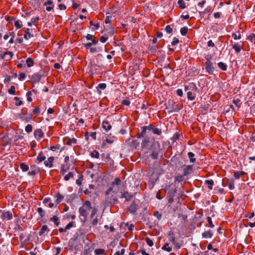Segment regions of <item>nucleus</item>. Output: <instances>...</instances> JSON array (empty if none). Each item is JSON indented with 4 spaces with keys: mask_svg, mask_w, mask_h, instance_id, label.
Segmentation results:
<instances>
[{
    "mask_svg": "<svg viewBox=\"0 0 255 255\" xmlns=\"http://www.w3.org/2000/svg\"><path fill=\"white\" fill-rule=\"evenodd\" d=\"M50 221H52L54 223V224L56 225V226H58L59 225V220L58 217L56 216H54L52 217H51L50 219Z\"/></svg>",
    "mask_w": 255,
    "mask_h": 255,
    "instance_id": "21",
    "label": "nucleus"
},
{
    "mask_svg": "<svg viewBox=\"0 0 255 255\" xmlns=\"http://www.w3.org/2000/svg\"><path fill=\"white\" fill-rule=\"evenodd\" d=\"M183 179V176H182V175H180V176H177L176 178H175V180L174 181V183H175L176 184V182H180L181 181H182Z\"/></svg>",
    "mask_w": 255,
    "mask_h": 255,
    "instance_id": "45",
    "label": "nucleus"
},
{
    "mask_svg": "<svg viewBox=\"0 0 255 255\" xmlns=\"http://www.w3.org/2000/svg\"><path fill=\"white\" fill-rule=\"evenodd\" d=\"M207 45L209 47H212L215 46L214 43L211 40H210L209 41H208Z\"/></svg>",
    "mask_w": 255,
    "mask_h": 255,
    "instance_id": "64",
    "label": "nucleus"
},
{
    "mask_svg": "<svg viewBox=\"0 0 255 255\" xmlns=\"http://www.w3.org/2000/svg\"><path fill=\"white\" fill-rule=\"evenodd\" d=\"M122 104L125 106H129L130 104V102L129 100L125 99L122 101Z\"/></svg>",
    "mask_w": 255,
    "mask_h": 255,
    "instance_id": "56",
    "label": "nucleus"
},
{
    "mask_svg": "<svg viewBox=\"0 0 255 255\" xmlns=\"http://www.w3.org/2000/svg\"><path fill=\"white\" fill-rule=\"evenodd\" d=\"M162 249L168 252H170L172 250V249L169 246V244L168 243H165L164 245L162 247Z\"/></svg>",
    "mask_w": 255,
    "mask_h": 255,
    "instance_id": "29",
    "label": "nucleus"
},
{
    "mask_svg": "<svg viewBox=\"0 0 255 255\" xmlns=\"http://www.w3.org/2000/svg\"><path fill=\"white\" fill-rule=\"evenodd\" d=\"M1 217L4 220H10L12 218V215L10 212H5L2 213Z\"/></svg>",
    "mask_w": 255,
    "mask_h": 255,
    "instance_id": "11",
    "label": "nucleus"
},
{
    "mask_svg": "<svg viewBox=\"0 0 255 255\" xmlns=\"http://www.w3.org/2000/svg\"><path fill=\"white\" fill-rule=\"evenodd\" d=\"M20 167L21 169L24 172L27 171L29 169L28 165L25 164L24 163H21L20 164Z\"/></svg>",
    "mask_w": 255,
    "mask_h": 255,
    "instance_id": "26",
    "label": "nucleus"
},
{
    "mask_svg": "<svg viewBox=\"0 0 255 255\" xmlns=\"http://www.w3.org/2000/svg\"><path fill=\"white\" fill-rule=\"evenodd\" d=\"M98 88L101 90H104L106 88L105 83H100L98 85Z\"/></svg>",
    "mask_w": 255,
    "mask_h": 255,
    "instance_id": "55",
    "label": "nucleus"
},
{
    "mask_svg": "<svg viewBox=\"0 0 255 255\" xmlns=\"http://www.w3.org/2000/svg\"><path fill=\"white\" fill-rule=\"evenodd\" d=\"M206 184L208 185V187L210 190L212 189L214 182L212 180H207L205 181Z\"/></svg>",
    "mask_w": 255,
    "mask_h": 255,
    "instance_id": "30",
    "label": "nucleus"
},
{
    "mask_svg": "<svg viewBox=\"0 0 255 255\" xmlns=\"http://www.w3.org/2000/svg\"><path fill=\"white\" fill-rule=\"evenodd\" d=\"M97 210L96 209H94L92 210V213H91V218L93 219V220L92 221V224L94 226H95V225H96L98 224V221H99V218H98V216H96L94 218V216L97 213Z\"/></svg>",
    "mask_w": 255,
    "mask_h": 255,
    "instance_id": "8",
    "label": "nucleus"
},
{
    "mask_svg": "<svg viewBox=\"0 0 255 255\" xmlns=\"http://www.w3.org/2000/svg\"><path fill=\"white\" fill-rule=\"evenodd\" d=\"M77 141V140L75 138H72L69 140V141L67 142V144L69 145L76 143Z\"/></svg>",
    "mask_w": 255,
    "mask_h": 255,
    "instance_id": "57",
    "label": "nucleus"
},
{
    "mask_svg": "<svg viewBox=\"0 0 255 255\" xmlns=\"http://www.w3.org/2000/svg\"><path fill=\"white\" fill-rule=\"evenodd\" d=\"M115 139L116 137L115 136L108 137L106 139V141L108 143H112Z\"/></svg>",
    "mask_w": 255,
    "mask_h": 255,
    "instance_id": "39",
    "label": "nucleus"
},
{
    "mask_svg": "<svg viewBox=\"0 0 255 255\" xmlns=\"http://www.w3.org/2000/svg\"><path fill=\"white\" fill-rule=\"evenodd\" d=\"M29 30H30L29 28H27L25 31V34L24 35V37L26 40L29 39L31 37H33V35L30 33Z\"/></svg>",
    "mask_w": 255,
    "mask_h": 255,
    "instance_id": "22",
    "label": "nucleus"
},
{
    "mask_svg": "<svg viewBox=\"0 0 255 255\" xmlns=\"http://www.w3.org/2000/svg\"><path fill=\"white\" fill-rule=\"evenodd\" d=\"M15 27L17 28H20L22 26V24L20 23V21L19 20H15L14 23Z\"/></svg>",
    "mask_w": 255,
    "mask_h": 255,
    "instance_id": "47",
    "label": "nucleus"
},
{
    "mask_svg": "<svg viewBox=\"0 0 255 255\" xmlns=\"http://www.w3.org/2000/svg\"><path fill=\"white\" fill-rule=\"evenodd\" d=\"M54 157L51 156L48 158V159L44 161V164L46 166L51 168L53 166V162L54 161Z\"/></svg>",
    "mask_w": 255,
    "mask_h": 255,
    "instance_id": "14",
    "label": "nucleus"
},
{
    "mask_svg": "<svg viewBox=\"0 0 255 255\" xmlns=\"http://www.w3.org/2000/svg\"><path fill=\"white\" fill-rule=\"evenodd\" d=\"M218 66L223 71H226L227 69L226 65L222 62H219Z\"/></svg>",
    "mask_w": 255,
    "mask_h": 255,
    "instance_id": "28",
    "label": "nucleus"
},
{
    "mask_svg": "<svg viewBox=\"0 0 255 255\" xmlns=\"http://www.w3.org/2000/svg\"><path fill=\"white\" fill-rule=\"evenodd\" d=\"M233 103L238 107L240 106V101L237 99V100H233Z\"/></svg>",
    "mask_w": 255,
    "mask_h": 255,
    "instance_id": "63",
    "label": "nucleus"
},
{
    "mask_svg": "<svg viewBox=\"0 0 255 255\" xmlns=\"http://www.w3.org/2000/svg\"><path fill=\"white\" fill-rule=\"evenodd\" d=\"M248 39L255 43V34H252L248 36Z\"/></svg>",
    "mask_w": 255,
    "mask_h": 255,
    "instance_id": "43",
    "label": "nucleus"
},
{
    "mask_svg": "<svg viewBox=\"0 0 255 255\" xmlns=\"http://www.w3.org/2000/svg\"><path fill=\"white\" fill-rule=\"evenodd\" d=\"M207 222H208V223L209 224V226L210 227L213 228L214 227V225L213 224L212 219L211 217H208L207 218Z\"/></svg>",
    "mask_w": 255,
    "mask_h": 255,
    "instance_id": "54",
    "label": "nucleus"
},
{
    "mask_svg": "<svg viewBox=\"0 0 255 255\" xmlns=\"http://www.w3.org/2000/svg\"><path fill=\"white\" fill-rule=\"evenodd\" d=\"M165 30L167 33L170 34L172 32V28L170 27V25H167L165 28Z\"/></svg>",
    "mask_w": 255,
    "mask_h": 255,
    "instance_id": "50",
    "label": "nucleus"
},
{
    "mask_svg": "<svg viewBox=\"0 0 255 255\" xmlns=\"http://www.w3.org/2000/svg\"><path fill=\"white\" fill-rule=\"evenodd\" d=\"M41 78V75L38 73H35L32 75L31 79L35 83L39 82Z\"/></svg>",
    "mask_w": 255,
    "mask_h": 255,
    "instance_id": "16",
    "label": "nucleus"
},
{
    "mask_svg": "<svg viewBox=\"0 0 255 255\" xmlns=\"http://www.w3.org/2000/svg\"><path fill=\"white\" fill-rule=\"evenodd\" d=\"M41 107V106L40 107H36L33 110V113L36 115V116H38L40 113V108Z\"/></svg>",
    "mask_w": 255,
    "mask_h": 255,
    "instance_id": "44",
    "label": "nucleus"
},
{
    "mask_svg": "<svg viewBox=\"0 0 255 255\" xmlns=\"http://www.w3.org/2000/svg\"><path fill=\"white\" fill-rule=\"evenodd\" d=\"M74 174L72 172H69L67 174L64 176V180L65 181L69 180L70 178H72Z\"/></svg>",
    "mask_w": 255,
    "mask_h": 255,
    "instance_id": "32",
    "label": "nucleus"
},
{
    "mask_svg": "<svg viewBox=\"0 0 255 255\" xmlns=\"http://www.w3.org/2000/svg\"><path fill=\"white\" fill-rule=\"evenodd\" d=\"M90 202L86 201L83 206L80 208L79 212L80 215L83 217H86L88 215V212L91 209Z\"/></svg>",
    "mask_w": 255,
    "mask_h": 255,
    "instance_id": "4",
    "label": "nucleus"
},
{
    "mask_svg": "<svg viewBox=\"0 0 255 255\" xmlns=\"http://www.w3.org/2000/svg\"><path fill=\"white\" fill-rule=\"evenodd\" d=\"M73 226V223L72 222H70L68 223L65 227L67 230L70 229L71 228H72Z\"/></svg>",
    "mask_w": 255,
    "mask_h": 255,
    "instance_id": "59",
    "label": "nucleus"
},
{
    "mask_svg": "<svg viewBox=\"0 0 255 255\" xmlns=\"http://www.w3.org/2000/svg\"><path fill=\"white\" fill-rule=\"evenodd\" d=\"M98 43V41H96L93 40L91 42H89L86 44H85V47L87 49H90V52L91 53H95V52H99L101 51L102 49L100 48H92V46L93 45H96Z\"/></svg>",
    "mask_w": 255,
    "mask_h": 255,
    "instance_id": "5",
    "label": "nucleus"
},
{
    "mask_svg": "<svg viewBox=\"0 0 255 255\" xmlns=\"http://www.w3.org/2000/svg\"><path fill=\"white\" fill-rule=\"evenodd\" d=\"M13 56V53L11 51L5 52L1 53L0 54V56L5 60H9L11 59Z\"/></svg>",
    "mask_w": 255,
    "mask_h": 255,
    "instance_id": "7",
    "label": "nucleus"
},
{
    "mask_svg": "<svg viewBox=\"0 0 255 255\" xmlns=\"http://www.w3.org/2000/svg\"><path fill=\"white\" fill-rule=\"evenodd\" d=\"M34 135L36 139H41L44 135V133L41 129H37L34 132Z\"/></svg>",
    "mask_w": 255,
    "mask_h": 255,
    "instance_id": "10",
    "label": "nucleus"
},
{
    "mask_svg": "<svg viewBox=\"0 0 255 255\" xmlns=\"http://www.w3.org/2000/svg\"><path fill=\"white\" fill-rule=\"evenodd\" d=\"M151 131L152 134H157L158 135H160L161 133V131L160 129L154 127L153 126L151 125Z\"/></svg>",
    "mask_w": 255,
    "mask_h": 255,
    "instance_id": "18",
    "label": "nucleus"
},
{
    "mask_svg": "<svg viewBox=\"0 0 255 255\" xmlns=\"http://www.w3.org/2000/svg\"><path fill=\"white\" fill-rule=\"evenodd\" d=\"M46 157L45 156L42 155L41 152L39 153L37 157V159L39 161V162H41L45 159Z\"/></svg>",
    "mask_w": 255,
    "mask_h": 255,
    "instance_id": "33",
    "label": "nucleus"
},
{
    "mask_svg": "<svg viewBox=\"0 0 255 255\" xmlns=\"http://www.w3.org/2000/svg\"><path fill=\"white\" fill-rule=\"evenodd\" d=\"M120 178H116L111 184L106 192V202L110 205L115 204L119 198H124L126 201H129L132 196L128 192H122Z\"/></svg>",
    "mask_w": 255,
    "mask_h": 255,
    "instance_id": "1",
    "label": "nucleus"
},
{
    "mask_svg": "<svg viewBox=\"0 0 255 255\" xmlns=\"http://www.w3.org/2000/svg\"><path fill=\"white\" fill-rule=\"evenodd\" d=\"M176 93L178 95V96L180 97H182L183 96V91L180 89H178L177 90Z\"/></svg>",
    "mask_w": 255,
    "mask_h": 255,
    "instance_id": "62",
    "label": "nucleus"
},
{
    "mask_svg": "<svg viewBox=\"0 0 255 255\" xmlns=\"http://www.w3.org/2000/svg\"><path fill=\"white\" fill-rule=\"evenodd\" d=\"M206 59L207 61L205 63V69L209 74H212L214 71L213 64L209 59L206 58Z\"/></svg>",
    "mask_w": 255,
    "mask_h": 255,
    "instance_id": "6",
    "label": "nucleus"
},
{
    "mask_svg": "<svg viewBox=\"0 0 255 255\" xmlns=\"http://www.w3.org/2000/svg\"><path fill=\"white\" fill-rule=\"evenodd\" d=\"M91 156L92 157L98 158H99V153L97 151L94 150L91 153Z\"/></svg>",
    "mask_w": 255,
    "mask_h": 255,
    "instance_id": "38",
    "label": "nucleus"
},
{
    "mask_svg": "<svg viewBox=\"0 0 255 255\" xmlns=\"http://www.w3.org/2000/svg\"><path fill=\"white\" fill-rule=\"evenodd\" d=\"M32 93L31 92L29 91L26 94L27 100L29 102H31L32 99L31 98Z\"/></svg>",
    "mask_w": 255,
    "mask_h": 255,
    "instance_id": "49",
    "label": "nucleus"
},
{
    "mask_svg": "<svg viewBox=\"0 0 255 255\" xmlns=\"http://www.w3.org/2000/svg\"><path fill=\"white\" fill-rule=\"evenodd\" d=\"M108 39V36H102L100 38V41L102 43L106 42Z\"/></svg>",
    "mask_w": 255,
    "mask_h": 255,
    "instance_id": "51",
    "label": "nucleus"
},
{
    "mask_svg": "<svg viewBox=\"0 0 255 255\" xmlns=\"http://www.w3.org/2000/svg\"><path fill=\"white\" fill-rule=\"evenodd\" d=\"M178 4L179 6L182 9H184L186 7L185 2L183 0H178Z\"/></svg>",
    "mask_w": 255,
    "mask_h": 255,
    "instance_id": "34",
    "label": "nucleus"
},
{
    "mask_svg": "<svg viewBox=\"0 0 255 255\" xmlns=\"http://www.w3.org/2000/svg\"><path fill=\"white\" fill-rule=\"evenodd\" d=\"M213 236V233L210 231H207L206 232H204L202 234L203 237L205 238H211Z\"/></svg>",
    "mask_w": 255,
    "mask_h": 255,
    "instance_id": "20",
    "label": "nucleus"
},
{
    "mask_svg": "<svg viewBox=\"0 0 255 255\" xmlns=\"http://www.w3.org/2000/svg\"><path fill=\"white\" fill-rule=\"evenodd\" d=\"M232 36V37L235 40H238V39H241V36L240 34H239L238 35H237L236 33H233Z\"/></svg>",
    "mask_w": 255,
    "mask_h": 255,
    "instance_id": "52",
    "label": "nucleus"
},
{
    "mask_svg": "<svg viewBox=\"0 0 255 255\" xmlns=\"http://www.w3.org/2000/svg\"><path fill=\"white\" fill-rule=\"evenodd\" d=\"M233 48L237 53H239L243 48V45L239 44H235L233 45Z\"/></svg>",
    "mask_w": 255,
    "mask_h": 255,
    "instance_id": "19",
    "label": "nucleus"
},
{
    "mask_svg": "<svg viewBox=\"0 0 255 255\" xmlns=\"http://www.w3.org/2000/svg\"><path fill=\"white\" fill-rule=\"evenodd\" d=\"M111 18V17H110V16L106 17L105 20V25H104L105 29H107L109 28V24L110 23Z\"/></svg>",
    "mask_w": 255,
    "mask_h": 255,
    "instance_id": "23",
    "label": "nucleus"
},
{
    "mask_svg": "<svg viewBox=\"0 0 255 255\" xmlns=\"http://www.w3.org/2000/svg\"><path fill=\"white\" fill-rule=\"evenodd\" d=\"M144 139L141 142L142 147H145L149 143L150 140H153V137H144Z\"/></svg>",
    "mask_w": 255,
    "mask_h": 255,
    "instance_id": "17",
    "label": "nucleus"
},
{
    "mask_svg": "<svg viewBox=\"0 0 255 255\" xmlns=\"http://www.w3.org/2000/svg\"><path fill=\"white\" fill-rule=\"evenodd\" d=\"M243 172H240V171H237V172H236L235 173H234V177L236 179H239L240 178L241 175L242 174Z\"/></svg>",
    "mask_w": 255,
    "mask_h": 255,
    "instance_id": "53",
    "label": "nucleus"
},
{
    "mask_svg": "<svg viewBox=\"0 0 255 255\" xmlns=\"http://www.w3.org/2000/svg\"><path fill=\"white\" fill-rule=\"evenodd\" d=\"M44 5L47 6L46 9L48 11H51L54 7V4L52 0H48L44 2Z\"/></svg>",
    "mask_w": 255,
    "mask_h": 255,
    "instance_id": "12",
    "label": "nucleus"
},
{
    "mask_svg": "<svg viewBox=\"0 0 255 255\" xmlns=\"http://www.w3.org/2000/svg\"><path fill=\"white\" fill-rule=\"evenodd\" d=\"M177 185L175 183H172L170 184L166 185L165 186V191L170 194V198L169 199V202H172L173 200V197L174 194L176 192Z\"/></svg>",
    "mask_w": 255,
    "mask_h": 255,
    "instance_id": "2",
    "label": "nucleus"
},
{
    "mask_svg": "<svg viewBox=\"0 0 255 255\" xmlns=\"http://www.w3.org/2000/svg\"><path fill=\"white\" fill-rule=\"evenodd\" d=\"M197 93L194 91H188L187 93L188 99L190 101H193L195 99Z\"/></svg>",
    "mask_w": 255,
    "mask_h": 255,
    "instance_id": "13",
    "label": "nucleus"
},
{
    "mask_svg": "<svg viewBox=\"0 0 255 255\" xmlns=\"http://www.w3.org/2000/svg\"><path fill=\"white\" fill-rule=\"evenodd\" d=\"M15 87L13 86H12L10 87V88L8 89V93L11 95H15Z\"/></svg>",
    "mask_w": 255,
    "mask_h": 255,
    "instance_id": "42",
    "label": "nucleus"
},
{
    "mask_svg": "<svg viewBox=\"0 0 255 255\" xmlns=\"http://www.w3.org/2000/svg\"><path fill=\"white\" fill-rule=\"evenodd\" d=\"M105 250L104 249H96L95 250V253L96 255H101L104 254Z\"/></svg>",
    "mask_w": 255,
    "mask_h": 255,
    "instance_id": "36",
    "label": "nucleus"
},
{
    "mask_svg": "<svg viewBox=\"0 0 255 255\" xmlns=\"http://www.w3.org/2000/svg\"><path fill=\"white\" fill-rule=\"evenodd\" d=\"M31 170L28 173L29 175H34L39 172V169L36 165H33L30 167Z\"/></svg>",
    "mask_w": 255,
    "mask_h": 255,
    "instance_id": "9",
    "label": "nucleus"
},
{
    "mask_svg": "<svg viewBox=\"0 0 255 255\" xmlns=\"http://www.w3.org/2000/svg\"><path fill=\"white\" fill-rule=\"evenodd\" d=\"M63 198V196L61 195L60 193H58L57 194V200L58 202H60Z\"/></svg>",
    "mask_w": 255,
    "mask_h": 255,
    "instance_id": "60",
    "label": "nucleus"
},
{
    "mask_svg": "<svg viewBox=\"0 0 255 255\" xmlns=\"http://www.w3.org/2000/svg\"><path fill=\"white\" fill-rule=\"evenodd\" d=\"M48 229V227L47 225H43L41 227L40 231L39 232V235L40 236H42Z\"/></svg>",
    "mask_w": 255,
    "mask_h": 255,
    "instance_id": "27",
    "label": "nucleus"
},
{
    "mask_svg": "<svg viewBox=\"0 0 255 255\" xmlns=\"http://www.w3.org/2000/svg\"><path fill=\"white\" fill-rule=\"evenodd\" d=\"M14 99L15 100V105L19 106L22 104V102L21 101H20L18 97H14Z\"/></svg>",
    "mask_w": 255,
    "mask_h": 255,
    "instance_id": "40",
    "label": "nucleus"
},
{
    "mask_svg": "<svg viewBox=\"0 0 255 255\" xmlns=\"http://www.w3.org/2000/svg\"><path fill=\"white\" fill-rule=\"evenodd\" d=\"M145 241H146V244L149 247H152L153 246V243L152 241L151 240H150L149 238H146L145 239Z\"/></svg>",
    "mask_w": 255,
    "mask_h": 255,
    "instance_id": "46",
    "label": "nucleus"
},
{
    "mask_svg": "<svg viewBox=\"0 0 255 255\" xmlns=\"http://www.w3.org/2000/svg\"><path fill=\"white\" fill-rule=\"evenodd\" d=\"M189 86L190 91H194V92H197V88L194 83H189Z\"/></svg>",
    "mask_w": 255,
    "mask_h": 255,
    "instance_id": "24",
    "label": "nucleus"
},
{
    "mask_svg": "<svg viewBox=\"0 0 255 255\" xmlns=\"http://www.w3.org/2000/svg\"><path fill=\"white\" fill-rule=\"evenodd\" d=\"M188 31V28L186 27H182L180 29V33L182 35H185Z\"/></svg>",
    "mask_w": 255,
    "mask_h": 255,
    "instance_id": "41",
    "label": "nucleus"
},
{
    "mask_svg": "<svg viewBox=\"0 0 255 255\" xmlns=\"http://www.w3.org/2000/svg\"><path fill=\"white\" fill-rule=\"evenodd\" d=\"M59 147H60V145L57 144V145H55V146H51L50 147V149H51L52 151H55L56 149H59Z\"/></svg>",
    "mask_w": 255,
    "mask_h": 255,
    "instance_id": "58",
    "label": "nucleus"
},
{
    "mask_svg": "<svg viewBox=\"0 0 255 255\" xmlns=\"http://www.w3.org/2000/svg\"><path fill=\"white\" fill-rule=\"evenodd\" d=\"M129 210L130 212H134L135 211V208L134 205H131L129 208Z\"/></svg>",
    "mask_w": 255,
    "mask_h": 255,
    "instance_id": "61",
    "label": "nucleus"
},
{
    "mask_svg": "<svg viewBox=\"0 0 255 255\" xmlns=\"http://www.w3.org/2000/svg\"><path fill=\"white\" fill-rule=\"evenodd\" d=\"M37 210L41 217H43L45 216V212L43 211L42 208L38 207Z\"/></svg>",
    "mask_w": 255,
    "mask_h": 255,
    "instance_id": "35",
    "label": "nucleus"
},
{
    "mask_svg": "<svg viewBox=\"0 0 255 255\" xmlns=\"http://www.w3.org/2000/svg\"><path fill=\"white\" fill-rule=\"evenodd\" d=\"M32 126L31 125L28 124L25 127V130L26 132L29 133L32 131Z\"/></svg>",
    "mask_w": 255,
    "mask_h": 255,
    "instance_id": "37",
    "label": "nucleus"
},
{
    "mask_svg": "<svg viewBox=\"0 0 255 255\" xmlns=\"http://www.w3.org/2000/svg\"><path fill=\"white\" fill-rule=\"evenodd\" d=\"M138 137H153L151 131V125L147 126H144L141 128V132L137 134Z\"/></svg>",
    "mask_w": 255,
    "mask_h": 255,
    "instance_id": "3",
    "label": "nucleus"
},
{
    "mask_svg": "<svg viewBox=\"0 0 255 255\" xmlns=\"http://www.w3.org/2000/svg\"><path fill=\"white\" fill-rule=\"evenodd\" d=\"M26 64L28 67H31L33 65V60L29 57L26 60Z\"/></svg>",
    "mask_w": 255,
    "mask_h": 255,
    "instance_id": "25",
    "label": "nucleus"
},
{
    "mask_svg": "<svg viewBox=\"0 0 255 255\" xmlns=\"http://www.w3.org/2000/svg\"><path fill=\"white\" fill-rule=\"evenodd\" d=\"M188 157L190 159V161L191 163H194L195 161V158H194V154L192 152H189L188 153Z\"/></svg>",
    "mask_w": 255,
    "mask_h": 255,
    "instance_id": "31",
    "label": "nucleus"
},
{
    "mask_svg": "<svg viewBox=\"0 0 255 255\" xmlns=\"http://www.w3.org/2000/svg\"><path fill=\"white\" fill-rule=\"evenodd\" d=\"M102 128L108 131L112 128L111 124L107 121H104L102 123Z\"/></svg>",
    "mask_w": 255,
    "mask_h": 255,
    "instance_id": "15",
    "label": "nucleus"
},
{
    "mask_svg": "<svg viewBox=\"0 0 255 255\" xmlns=\"http://www.w3.org/2000/svg\"><path fill=\"white\" fill-rule=\"evenodd\" d=\"M179 42V39L176 37H174L172 41L171 42V44L172 46H175L177 45Z\"/></svg>",
    "mask_w": 255,
    "mask_h": 255,
    "instance_id": "48",
    "label": "nucleus"
}]
</instances>
